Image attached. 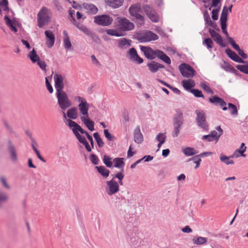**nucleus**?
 I'll return each mask as SVG.
<instances>
[{"label":"nucleus","mask_w":248,"mask_h":248,"mask_svg":"<svg viewBox=\"0 0 248 248\" xmlns=\"http://www.w3.org/2000/svg\"><path fill=\"white\" fill-rule=\"evenodd\" d=\"M38 65L40 68L44 71H46V64L45 61L41 60V59L37 62Z\"/></svg>","instance_id":"0e129e2a"},{"label":"nucleus","mask_w":248,"mask_h":248,"mask_svg":"<svg viewBox=\"0 0 248 248\" xmlns=\"http://www.w3.org/2000/svg\"><path fill=\"white\" fill-rule=\"evenodd\" d=\"M129 12L131 16L140 19V4L132 5L129 9Z\"/></svg>","instance_id":"f3484780"},{"label":"nucleus","mask_w":248,"mask_h":248,"mask_svg":"<svg viewBox=\"0 0 248 248\" xmlns=\"http://www.w3.org/2000/svg\"><path fill=\"white\" fill-rule=\"evenodd\" d=\"M113 21L112 17L108 15L96 16L94 17V22L102 26H108Z\"/></svg>","instance_id":"0eeeda50"},{"label":"nucleus","mask_w":248,"mask_h":248,"mask_svg":"<svg viewBox=\"0 0 248 248\" xmlns=\"http://www.w3.org/2000/svg\"><path fill=\"white\" fill-rule=\"evenodd\" d=\"M118 28L122 33L126 31H131L134 28V24L125 17H117Z\"/></svg>","instance_id":"39448f33"},{"label":"nucleus","mask_w":248,"mask_h":248,"mask_svg":"<svg viewBox=\"0 0 248 248\" xmlns=\"http://www.w3.org/2000/svg\"><path fill=\"white\" fill-rule=\"evenodd\" d=\"M54 80L55 81V88L56 90V93L64 92L63 78L61 74H56L54 76Z\"/></svg>","instance_id":"f8f14e48"},{"label":"nucleus","mask_w":248,"mask_h":248,"mask_svg":"<svg viewBox=\"0 0 248 248\" xmlns=\"http://www.w3.org/2000/svg\"><path fill=\"white\" fill-rule=\"evenodd\" d=\"M213 44V42L210 38H205L203 42V45H205L208 49L212 48Z\"/></svg>","instance_id":"09e8293b"},{"label":"nucleus","mask_w":248,"mask_h":248,"mask_svg":"<svg viewBox=\"0 0 248 248\" xmlns=\"http://www.w3.org/2000/svg\"><path fill=\"white\" fill-rule=\"evenodd\" d=\"M78 141L80 143H82L85 146V148L88 152H91L92 151V148L90 147L89 143L87 141L86 139L79 140Z\"/></svg>","instance_id":"4d7b16f0"},{"label":"nucleus","mask_w":248,"mask_h":248,"mask_svg":"<svg viewBox=\"0 0 248 248\" xmlns=\"http://www.w3.org/2000/svg\"><path fill=\"white\" fill-rule=\"evenodd\" d=\"M231 158H232L231 156H227L223 154H221L220 156V159L221 162L226 165L233 164L234 163V161L231 159Z\"/></svg>","instance_id":"58836bf2"},{"label":"nucleus","mask_w":248,"mask_h":248,"mask_svg":"<svg viewBox=\"0 0 248 248\" xmlns=\"http://www.w3.org/2000/svg\"><path fill=\"white\" fill-rule=\"evenodd\" d=\"M66 115L70 120H75L78 117V108L76 107H72L68 109L66 112Z\"/></svg>","instance_id":"b1692460"},{"label":"nucleus","mask_w":248,"mask_h":248,"mask_svg":"<svg viewBox=\"0 0 248 248\" xmlns=\"http://www.w3.org/2000/svg\"><path fill=\"white\" fill-rule=\"evenodd\" d=\"M127 56L132 61L136 62L138 63H140V56L135 48L132 47L129 49L128 52Z\"/></svg>","instance_id":"6ab92c4d"},{"label":"nucleus","mask_w":248,"mask_h":248,"mask_svg":"<svg viewBox=\"0 0 248 248\" xmlns=\"http://www.w3.org/2000/svg\"><path fill=\"white\" fill-rule=\"evenodd\" d=\"M66 124L70 128H72L73 133L78 140L85 139L84 137L81 136L79 132L85 134L86 137L87 135H89V134L84 130L79 124L72 120L66 119Z\"/></svg>","instance_id":"7ed1b4c3"},{"label":"nucleus","mask_w":248,"mask_h":248,"mask_svg":"<svg viewBox=\"0 0 248 248\" xmlns=\"http://www.w3.org/2000/svg\"><path fill=\"white\" fill-rule=\"evenodd\" d=\"M148 67L149 70L153 73H155L160 68H163L165 67L163 64L158 63L155 61H152L148 63Z\"/></svg>","instance_id":"5701e85b"},{"label":"nucleus","mask_w":248,"mask_h":248,"mask_svg":"<svg viewBox=\"0 0 248 248\" xmlns=\"http://www.w3.org/2000/svg\"><path fill=\"white\" fill-rule=\"evenodd\" d=\"M77 27L81 31H82L84 33H85L88 36L90 35L91 32L93 31H91L89 29L87 28L85 26L81 25L78 26L77 25Z\"/></svg>","instance_id":"3c124183"},{"label":"nucleus","mask_w":248,"mask_h":248,"mask_svg":"<svg viewBox=\"0 0 248 248\" xmlns=\"http://www.w3.org/2000/svg\"><path fill=\"white\" fill-rule=\"evenodd\" d=\"M183 116L182 112H179L175 114L173 119V125H181L183 124Z\"/></svg>","instance_id":"bb28decb"},{"label":"nucleus","mask_w":248,"mask_h":248,"mask_svg":"<svg viewBox=\"0 0 248 248\" xmlns=\"http://www.w3.org/2000/svg\"><path fill=\"white\" fill-rule=\"evenodd\" d=\"M182 84L183 87L186 90H190L191 88L195 86V82L193 80L191 79L189 80H183L182 81Z\"/></svg>","instance_id":"473e14b6"},{"label":"nucleus","mask_w":248,"mask_h":248,"mask_svg":"<svg viewBox=\"0 0 248 248\" xmlns=\"http://www.w3.org/2000/svg\"><path fill=\"white\" fill-rule=\"evenodd\" d=\"M80 119L89 130L91 131H93L94 130V123L89 118V116L88 117L81 116Z\"/></svg>","instance_id":"aec40b11"},{"label":"nucleus","mask_w":248,"mask_h":248,"mask_svg":"<svg viewBox=\"0 0 248 248\" xmlns=\"http://www.w3.org/2000/svg\"><path fill=\"white\" fill-rule=\"evenodd\" d=\"M139 132H140V126H138L136 127V129L135 130V132H134L135 141V142H136L138 143H140V134L139 133Z\"/></svg>","instance_id":"bf43d9fd"},{"label":"nucleus","mask_w":248,"mask_h":248,"mask_svg":"<svg viewBox=\"0 0 248 248\" xmlns=\"http://www.w3.org/2000/svg\"><path fill=\"white\" fill-rule=\"evenodd\" d=\"M50 16L43 17L40 16V14H37V25L40 28H43L45 25L47 24L50 21Z\"/></svg>","instance_id":"4be33fe9"},{"label":"nucleus","mask_w":248,"mask_h":248,"mask_svg":"<svg viewBox=\"0 0 248 248\" xmlns=\"http://www.w3.org/2000/svg\"><path fill=\"white\" fill-rule=\"evenodd\" d=\"M49 10L46 7L43 6L39 11L38 14H40V16L45 17L49 16L48 15Z\"/></svg>","instance_id":"49530a36"},{"label":"nucleus","mask_w":248,"mask_h":248,"mask_svg":"<svg viewBox=\"0 0 248 248\" xmlns=\"http://www.w3.org/2000/svg\"><path fill=\"white\" fill-rule=\"evenodd\" d=\"M131 41L125 38L118 40V46L121 48H126L131 46Z\"/></svg>","instance_id":"a878e982"},{"label":"nucleus","mask_w":248,"mask_h":248,"mask_svg":"<svg viewBox=\"0 0 248 248\" xmlns=\"http://www.w3.org/2000/svg\"><path fill=\"white\" fill-rule=\"evenodd\" d=\"M201 86L202 89L207 93H211V94H214V93L213 91L211 89L209 86L206 84V82H203L201 83Z\"/></svg>","instance_id":"a18cd8bd"},{"label":"nucleus","mask_w":248,"mask_h":248,"mask_svg":"<svg viewBox=\"0 0 248 248\" xmlns=\"http://www.w3.org/2000/svg\"><path fill=\"white\" fill-rule=\"evenodd\" d=\"M182 152L186 156H190L196 155L199 153L194 148L187 147L182 150Z\"/></svg>","instance_id":"c756f323"},{"label":"nucleus","mask_w":248,"mask_h":248,"mask_svg":"<svg viewBox=\"0 0 248 248\" xmlns=\"http://www.w3.org/2000/svg\"><path fill=\"white\" fill-rule=\"evenodd\" d=\"M209 101L215 105H218L223 110H226L228 109L226 102L222 98L217 96L214 95L209 98Z\"/></svg>","instance_id":"4468645a"},{"label":"nucleus","mask_w":248,"mask_h":248,"mask_svg":"<svg viewBox=\"0 0 248 248\" xmlns=\"http://www.w3.org/2000/svg\"><path fill=\"white\" fill-rule=\"evenodd\" d=\"M62 33L64 35L63 40V46L65 49L69 50L71 48L72 44L70 42L68 34L65 30H64Z\"/></svg>","instance_id":"393cba45"},{"label":"nucleus","mask_w":248,"mask_h":248,"mask_svg":"<svg viewBox=\"0 0 248 248\" xmlns=\"http://www.w3.org/2000/svg\"><path fill=\"white\" fill-rule=\"evenodd\" d=\"M158 36L151 31L140 33V43L148 42L157 40Z\"/></svg>","instance_id":"9b49d317"},{"label":"nucleus","mask_w":248,"mask_h":248,"mask_svg":"<svg viewBox=\"0 0 248 248\" xmlns=\"http://www.w3.org/2000/svg\"><path fill=\"white\" fill-rule=\"evenodd\" d=\"M225 52L228 57L235 62L242 63H248V61H245L243 60L235 52L229 48L226 49Z\"/></svg>","instance_id":"2eb2a0df"},{"label":"nucleus","mask_w":248,"mask_h":248,"mask_svg":"<svg viewBox=\"0 0 248 248\" xmlns=\"http://www.w3.org/2000/svg\"><path fill=\"white\" fill-rule=\"evenodd\" d=\"M105 2L108 6L113 9H117L123 5L124 0H105Z\"/></svg>","instance_id":"a211bd4d"},{"label":"nucleus","mask_w":248,"mask_h":248,"mask_svg":"<svg viewBox=\"0 0 248 248\" xmlns=\"http://www.w3.org/2000/svg\"><path fill=\"white\" fill-rule=\"evenodd\" d=\"M179 69L181 74L184 77L190 78L195 75V70L191 66L186 63L181 64L179 66Z\"/></svg>","instance_id":"1a4fd4ad"},{"label":"nucleus","mask_w":248,"mask_h":248,"mask_svg":"<svg viewBox=\"0 0 248 248\" xmlns=\"http://www.w3.org/2000/svg\"><path fill=\"white\" fill-rule=\"evenodd\" d=\"M220 67L226 71H231L232 72L236 71L233 67L231 66L229 63L225 61H223V63L221 64Z\"/></svg>","instance_id":"ea45409f"},{"label":"nucleus","mask_w":248,"mask_h":248,"mask_svg":"<svg viewBox=\"0 0 248 248\" xmlns=\"http://www.w3.org/2000/svg\"><path fill=\"white\" fill-rule=\"evenodd\" d=\"M219 11V8L213 9L212 12V18L214 20H217L218 17V12Z\"/></svg>","instance_id":"e2e57ef3"},{"label":"nucleus","mask_w":248,"mask_h":248,"mask_svg":"<svg viewBox=\"0 0 248 248\" xmlns=\"http://www.w3.org/2000/svg\"><path fill=\"white\" fill-rule=\"evenodd\" d=\"M75 99L79 103L78 107L80 114L83 115L82 116L88 117L89 106L86 99L79 96L76 97Z\"/></svg>","instance_id":"6e6552de"},{"label":"nucleus","mask_w":248,"mask_h":248,"mask_svg":"<svg viewBox=\"0 0 248 248\" xmlns=\"http://www.w3.org/2000/svg\"><path fill=\"white\" fill-rule=\"evenodd\" d=\"M95 169L104 178H107L109 176L110 171L109 170L107 169L104 166H95Z\"/></svg>","instance_id":"c85d7f7f"},{"label":"nucleus","mask_w":248,"mask_h":248,"mask_svg":"<svg viewBox=\"0 0 248 248\" xmlns=\"http://www.w3.org/2000/svg\"><path fill=\"white\" fill-rule=\"evenodd\" d=\"M113 162L114 163V166L115 168L123 169L124 168L125 163L124 161V158L121 157H116L113 159Z\"/></svg>","instance_id":"7c9ffc66"},{"label":"nucleus","mask_w":248,"mask_h":248,"mask_svg":"<svg viewBox=\"0 0 248 248\" xmlns=\"http://www.w3.org/2000/svg\"><path fill=\"white\" fill-rule=\"evenodd\" d=\"M139 229L138 227H133L128 232L130 244L132 248H139Z\"/></svg>","instance_id":"20e7f679"},{"label":"nucleus","mask_w":248,"mask_h":248,"mask_svg":"<svg viewBox=\"0 0 248 248\" xmlns=\"http://www.w3.org/2000/svg\"><path fill=\"white\" fill-rule=\"evenodd\" d=\"M104 133L105 137L107 139V140L110 141H113L116 138L112 135L108 131V129H104Z\"/></svg>","instance_id":"5fc2aeb1"},{"label":"nucleus","mask_w":248,"mask_h":248,"mask_svg":"<svg viewBox=\"0 0 248 248\" xmlns=\"http://www.w3.org/2000/svg\"><path fill=\"white\" fill-rule=\"evenodd\" d=\"M209 32L217 44L222 47L226 46L225 44L223 43V39L219 33L210 28L209 29Z\"/></svg>","instance_id":"dca6fc26"},{"label":"nucleus","mask_w":248,"mask_h":248,"mask_svg":"<svg viewBox=\"0 0 248 248\" xmlns=\"http://www.w3.org/2000/svg\"><path fill=\"white\" fill-rule=\"evenodd\" d=\"M29 57L31 62L33 63L37 62L39 61L40 59L39 56L37 54L35 50L33 48L32 51H31L29 54Z\"/></svg>","instance_id":"e433bc0d"},{"label":"nucleus","mask_w":248,"mask_h":248,"mask_svg":"<svg viewBox=\"0 0 248 248\" xmlns=\"http://www.w3.org/2000/svg\"><path fill=\"white\" fill-rule=\"evenodd\" d=\"M236 68L241 72L248 74V65H237Z\"/></svg>","instance_id":"603ef678"},{"label":"nucleus","mask_w":248,"mask_h":248,"mask_svg":"<svg viewBox=\"0 0 248 248\" xmlns=\"http://www.w3.org/2000/svg\"><path fill=\"white\" fill-rule=\"evenodd\" d=\"M192 241L194 244L197 245H201L206 243L207 238L202 236H198L193 238Z\"/></svg>","instance_id":"f704fd0d"},{"label":"nucleus","mask_w":248,"mask_h":248,"mask_svg":"<svg viewBox=\"0 0 248 248\" xmlns=\"http://www.w3.org/2000/svg\"><path fill=\"white\" fill-rule=\"evenodd\" d=\"M174 129L172 132V137L173 138H176L178 136L180 129L182 125H173Z\"/></svg>","instance_id":"c03bdc74"},{"label":"nucleus","mask_w":248,"mask_h":248,"mask_svg":"<svg viewBox=\"0 0 248 248\" xmlns=\"http://www.w3.org/2000/svg\"><path fill=\"white\" fill-rule=\"evenodd\" d=\"M210 135L212 137L216 142L218 141L219 138L220 137V134H219L217 131L214 130L211 132Z\"/></svg>","instance_id":"052dcab7"},{"label":"nucleus","mask_w":248,"mask_h":248,"mask_svg":"<svg viewBox=\"0 0 248 248\" xmlns=\"http://www.w3.org/2000/svg\"><path fill=\"white\" fill-rule=\"evenodd\" d=\"M148 18L154 23H156L159 21V16L157 14L156 11H155V13H152L148 16Z\"/></svg>","instance_id":"de8ad7c7"},{"label":"nucleus","mask_w":248,"mask_h":248,"mask_svg":"<svg viewBox=\"0 0 248 248\" xmlns=\"http://www.w3.org/2000/svg\"><path fill=\"white\" fill-rule=\"evenodd\" d=\"M106 184L108 186L106 188V191L108 195H112L113 194L119 191V186L118 183L114 180L113 179H112L110 181H107Z\"/></svg>","instance_id":"9d476101"},{"label":"nucleus","mask_w":248,"mask_h":248,"mask_svg":"<svg viewBox=\"0 0 248 248\" xmlns=\"http://www.w3.org/2000/svg\"><path fill=\"white\" fill-rule=\"evenodd\" d=\"M247 147L245 146L244 143H242L239 149H236V152H238L240 154V156L245 157L246 155L244 153L246 151Z\"/></svg>","instance_id":"864d4df0"},{"label":"nucleus","mask_w":248,"mask_h":248,"mask_svg":"<svg viewBox=\"0 0 248 248\" xmlns=\"http://www.w3.org/2000/svg\"><path fill=\"white\" fill-rule=\"evenodd\" d=\"M140 50L144 53V55L148 59L153 60L157 57L167 64H170L171 63L170 57L161 50H154L150 47L141 46Z\"/></svg>","instance_id":"f257e3e1"},{"label":"nucleus","mask_w":248,"mask_h":248,"mask_svg":"<svg viewBox=\"0 0 248 248\" xmlns=\"http://www.w3.org/2000/svg\"><path fill=\"white\" fill-rule=\"evenodd\" d=\"M7 150L9 153L10 157L12 161L16 162L17 160L16 148L11 140H8L7 142Z\"/></svg>","instance_id":"ddd939ff"},{"label":"nucleus","mask_w":248,"mask_h":248,"mask_svg":"<svg viewBox=\"0 0 248 248\" xmlns=\"http://www.w3.org/2000/svg\"><path fill=\"white\" fill-rule=\"evenodd\" d=\"M89 36L91 37L92 40L97 43H99L100 42V39L98 35L93 31L91 32Z\"/></svg>","instance_id":"680f3d73"},{"label":"nucleus","mask_w":248,"mask_h":248,"mask_svg":"<svg viewBox=\"0 0 248 248\" xmlns=\"http://www.w3.org/2000/svg\"><path fill=\"white\" fill-rule=\"evenodd\" d=\"M85 8L94 14H96L98 12L97 7L93 4H87L85 6Z\"/></svg>","instance_id":"8fccbe9b"},{"label":"nucleus","mask_w":248,"mask_h":248,"mask_svg":"<svg viewBox=\"0 0 248 248\" xmlns=\"http://www.w3.org/2000/svg\"><path fill=\"white\" fill-rule=\"evenodd\" d=\"M166 136L164 133H159L155 138V140H157L158 142H159V141H161V140L164 139L165 142L166 141Z\"/></svg>","instance_id":"338daca9"},{"label":"nucleus","mask_w":248,"mask_h":248,"mask_svg":"<svg viewBox=\"0 0 248 248\" xmlns=\"http://www.w3.org/2000/svg\"><path fill=\"white\" fill-rule=\"evenodd\" d=\"M197 115L196 122L198 126L204 131L208 130V125L206 121V116L204 112L202 110L197 109L195 110Z\"/></svg>","instance_id":"423d86ee"},{"label":"nucleus","mask_w":248,"mask_h":248,"mask_svg":"<svg viewBox=\"0 0 248 248\" xmlns=\"http://www.w3.org/2000/svg\"><path fill=\"white\" fill-rule=\"evenodd\" d=\"M142 9L147 16L152 13H155V10L152 7L148 5H144Z\"/></svg>","instance_id":"79ce46f5"},{"label":"nucleus","mask_w":248,"mask_h":248,"mask_svg":"<svg viewBox=\"0 0 248 248\" xmlns=\"http://www.w3.org/2000/svg\"><path fill=\"white\" fill-rule=\"evenodd\" d=\"M190 92L192 93L195 97L204 98V95L202 94V91L198 89H191Z\"/></svg>","instance_id":"6e6d98bb"},{"label":"nucleus","mask_w":248,"mask_h":248,"mask_svg":"<svg viewBox=\"0 0 248 248\" xmlns=\"http://www.w3.org/2000/svg\"><path fill=\"white\" fill-rule=\"evenodd\" d=\"M45 35L47 39L46 43L49 47H52L55 43V36L52 31L50 30L45 31Z\"/></svg>","instance_id":"412c9836"},{"label":"nucleus","mask_w":248,"mask_h":248,"mask_svg":"<svg viewBox=\"0 0 248 248\" xmlns=\"http://www.w3.org/2000/svg\"><path fill=\"white\" fill-rule=\"evenodd\" d=\"M203 17H204V19L205 21L206 24H208L210 21H212L211 20L210 17L207 11H205L204 12Z\"/></svg>","instance_id":"774afa93"},{"label":"nucleus","mask_w":248,"mask_h":248,"mask_svg":"<svg viewBox=\"0 0 248 248\" xmlns=\"http://www.w3.org/2000/svg\"><path fill=\"white\" fill-rule=\"evenodd\" d=\"M93 137L96 140L98 146L102 148L104 146V142L102 140V139L100 138L98 132H95L93 134Z\"/></svg>","instance_id":"a19ab883"},{"label":"nucleus","mask_w":248,"mask_h":248,"mask_svg":"<svg viewBox=\"0 0 248 248\" xmlns=\"http://www.w3.org/2000/svg\"><path fill=\"white\" fill-rule=\"evenodd\" d=\"M104 164L107 167L111 168L113 166V161H112V158L107 155H104L102 158Z\"/></svg>","instance_id":"c9c22d12"},{"label":"nucleus","mask_w":248,"mask_h":248,"mask_svg":"<svg viewBox=\"0 0 248 248\" xmlns=\"http://www.w3.org/2000/svg\"><path fill=\"white\" fill-rule=\"evenodd\" d=\"M4 20H5L7 26L9 27L12 31H13L15 32L17 31V28L14 25L12 21L8 16H5L4 17Z\"/></svg>","instance_id":"72a5a7b5"},{"label":"nucleus","mask_w":248,"mask_h":248,"mask_svg":"<svg viewBox=\"0 0 248 248\" xmlns=\"http://www.w3.org/2000/svg\"><path fill=\"white\" fill-rule=\"evenodd\" d=\"M90 159L93 165H97L99 163V159L96 155L91 154L90 156Z\"/></svg>","instance_id":"13d9d810"},{"label":"nucleus","mask_w":248,"mask_h":248,"mask_svg":"<svg viewBox=\"0 0 248 248\" xmlns=\"http://www.w3.org/2000/svg\"><path fill=\"white\" fill-rule=\"evenodd\" d=\"M105 31L106 33L111 36H115L116 37H120L125 35V33H122L121 31L118 28L117 29H107Z\"/></svg>","instance_id":"cd10ccee"},{"label":"nucleus","mask_w":248,"mask_h":248,"mask_svg":"<svg viewBox=\"0 0 248 248\" xmlns=\"http://www.w3.org/2000/svg\"><path fill=\"white\" fill-rule=\"evenodd\" d=\"M228 10L226 6H224L222 11L220 21V23H227Z\"/></svg>","instance_id":"2f4dec72"},{"label":"nucleus","mask_w":248,"mask_h":248,"mask_svg":"<svg viewBox=\"0 0 248 248\" xmlns=\"http://www.w3.org/2000/svg\"><path fill=\"white\" fill-rule=\"evenodd\" d=\"M220 25L222 32L226 35V37L228 38V37H230L229 33L227 31V23H220Z\"/></svg>","instance_id":"69168bd1"},{"label":"nucleus","mask_w":248,"mask_h":248,"mask_svg":"<svg viewBox=\"0 0 248 248\" xmlns=\"http://www.w3.org/2000/svg\"><path fill=\"white\" fill-rule=\"evenodd\" d=\"M56 95L58 99V104L63 114V117L67 119L65 111L71 106V102L65 92L56 93Z\"/></svg>","instance_id":"f03ea898"},{"label":"nucleus","mask_w":248,"mask_h":248,"mask_svg":"<svg viewBox=\"0 0 248 248\" xmlns=\"http://www.w3.org/2000/svg\"><path fill=\"white\" fill-rule=\"evenodd\" d=\"M8 199L7 194L0 189V208H2L3 204L7 202Z\"/></svg>","instance_id":"4c0bfd02"},{"label":"nucleus","mask_w":248,"mask_h":248,"mask_svg":"<svg viewBox=\"0 0 248 248\" xmlns=\"http://www.w3.org/2000/svg\"><path fill=\"white\" fill-rule=\"evenodd\" d=\"M228 109L230 111V113L232 115H238V111L237 109V107L235 105L232 103L228 104Z\"/></svg>","instance_id":"37998d69"}]
</instances>
